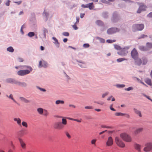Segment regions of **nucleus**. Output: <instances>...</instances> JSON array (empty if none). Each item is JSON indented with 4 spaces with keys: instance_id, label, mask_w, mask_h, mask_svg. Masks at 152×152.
<instances>
[{
    "instance_id": "obj_1",
    "label": "nucleus",
    "mask_w": 152,
    "mask_h": 152,
    "mask_svg": "<svg viewBox=\"0 0 152 152\" xmlns=\"http://www.w3.org/2000/svg\"><path fill=\"white\" fill-rule=\"evenodd\" d=\"M144 26L142 24H134L132 26L133 30L134 31H141L144 28Z\"/></svg>"
},
{
    "instance_id": "obj_2",
    "label": "nucleus",
    "mask_w": 152,
    "mask_h": 152,
    "mask_svg": "<svg viewBox=\"0 0 152 152\" xmlns=\"http://www.w3.org/2000/svg\"><path fill=\"white\" fill-rule=\"evenodd\" d=\"M121 137L125 141L130 142L131 141V138L128 134L126 133H122L120 135Z\"/></svg>"
},
{
    "instance_id": "obj_3",
    "label": "nucleus",
    "mask_w": 152,
    "mask_h": 152,
    "mask_svg": "<svg viewBox=\"0 0 152 152\" xmlns=\"http://www.w3.org/2000/svg\"><path fill=\"white\" fill-rule=\"evenodd\" d=\"M120 19V18L118 13L116 12H114L111 19L112 22L113 23H115L117 22Z\"/></svg>"
},
{
    "instance_id": "obj_4",
    "label": "nucleus",
    "mask_w": 152,
    "mask_h": 152,
    "mask_svg": "<svg viewBox=\"0 0 152 152\" xmlns=\"http://www.w3.org/2000/svg\"><path fill=\"white\" fill-rule=\"evenodd\" d=\"M120 29L117 28H111L107 30V33L108 34H112L115 33L119 32Z\"/></svg>"
},
{
    "instance_id": "obj_5",
    "label": "nucleus",
    "mask_w": 152,
    "mask_h": 152,
    "mask_svg": "<svg viewBox=\"0 0 152 152\" xmlns=\"http://www.w3.org/2000/svg\"><path fill=\"white\" fill-rule=\"evenodd\" d=\"M131 55L132 57L134 59L136 60L138 57V53L135 48H134L132 51Z\"/></svg>"
},
{
    "instance_id": "obj_6",
    "label": "nucleus",
    "mask_w": 152,
    "mask_h": 152,
    "mask_svg": "<svg viewBox=\"0 0 152 152\" xmlns=\"http://www.w3.org/2000/svg\"><path fill=\"white\" fill-rule=\"evenodd\" d=\"M115 141L117 145L119 147L123 148L125 146V144L121 140H120L119 138L116 137L115 138Z\"/></svg>"
},
{
    "instance_id": "obj_7",
    "label": "nucleus",
    "mask_w": 152,
    "mask_h": 152,
    "mask_svg": "<svg viewBox=\"0 0 152 152\" xmlns=\"http://www.w3.org/2000/svg\"><path fill=\"white\" fill-rule=\"evenodd\" d=\"M18 75L20 76H23L29 73V71L28 70H20L18 72Z\"/></svg>"
},
{
    "instance_id": "obj_8",
    "label": "nucleus",
    "mask_w": 152,
    "mask_h": 152,
    "mask_svg": "<svg viewBox=\"0 0 152 152\" xmlns=\"http://www.w3.org/2000/svg\"><path fill=\"white\" fill-rule=\"evenodd\" d=\"M48 66V64L45 61H40L39 63V67L41 68L42 67H44L46 68Z\"/></svg>"
},
{
    "instance_id": "obj_9",
    "label": "nucleus",
    "mask_w": 152,
    "mask_h": 152,
    "mask_svg": "<svg viewBox=\"0 0 152 152\" xmlns=\"http://www.w3.org/2000/svg\"><path fill=\"white\" fill-rule=\"evenodd\" d=\"M146 7L145 5L142 4H141L140 5V7L137 11L138 13H140L142 11H144L145 10Z\"/></svg>"
},
{
    "instance_id": "obj_10",
    "label": "nucleus",
    "mask_w": 152,
    "mask_h": 152,
    "mask_svg": "<svg viewBox=\"0 0 152 152\" xmlns=\"http://www.w3.org/2000/svg\"><path fill=\"white\" fill-rule=\"evenodd\" d=\"M152 149V144L151 143H148L145 145V147L144 148V151H148Z\"/></svg>"
},
{
    "instance_id": "obj_11",
    "label": "nucleus",
    "mask_w": 152,
    "mask_h": 152,
    "mask_svg": "<svg viewBox=\"0 0 152 152\" xmlns=\"http://www.w3.org/2000/svg\"><path fill=\"white\" fill-rule=\"evenodd\" d=\"M20 146L23 149H25L26 148V144L23 140L20 138L18 139Z\"/></svg>"
},
{
    "instance_id": "obj_12",
    "label": "nucleus",
    "mask_w": 152,
    "mask_h": 152,
    "mask_svg": "<svg viewBox=\"0 0 152 152\" xmlns=\"http://www.w3.org/2000/svg\"><path fill=\"white\" fill-rule=\"evenodd\" d=\"M113 143V141L112 137H109L106 142L107 145L108 146H110L112 145Z\"/></svg>"
},
{
    "instance_id": "obj_13",
    "label": "nucleus",
    "mask_w": 152,
    "mask_h": 152,
    "mask_svg": "<svg viewBox=\"0 0 152 152\" xmlns=\"http://www.w3.org/2000/svg\"><path fill=\"white\" fill-rule=\"evenodd\" d=\"M6 82L8 83H14L16 84L17 81L12 78H8L6 80Z\"/></svg>"
},
{
    "instance_id": "obj_14",
    "label": "nucleus",
    "mask_w": 152,
    "mask_h": 152,
    "mask_svg": "<svg viewBox=\"0 0 152 152\" xmlns=\"http://www.w3.org/2000/svg\"><path fill=\"white\" fill-rule=\"evenodd\" d=\"M16 84L22 87H26L27 85V84L25 82H21L18 81H17Z\"/></svg>"
},
{
    "instance_id": "obj_15",
    "label": "nucleus",
    "mask_w": 152,
    "mask_h": 152,
    "mask_svg": "<svg viewBox=\"0 0 152 152\" xmlns=\"http://www.w3.org/2000/svg\"><path fill=\"white\" fill-rule=\"evenodd\" d=\"M145 82L148 85L150 86H152V83L151 79L149 78H146L145 80Z\"/></svg>"
},
{
    "instance_id": "obj_16",
    "label": "nucleus",
    "mask_w": 152,
    "mask_h": 152,
    "mask_svg": "<svg viewBox=\"0 0 152 152\" xmlns=\"http://www.w3.org/2000/svg\"><path fill=\"white\" fill-rule=\"evenodd\" d=\"M135 60V62L136 64L140 66L142 64V61L140 58H137Z\"/></svg>"
},
{
    "instance_id": "obj_17",
    "label": "nucleus",
    "mask_w": 152,
    "mask_h": 152,
    "mask_svg": "<svg viewBox=\"0 0 152 152\" xmlns=\"http://www.w3.org/2000/svg\"><path fill=\"white\" fill-rule=\"evenodd\" d=\"M88 8L90 10H92L94 8V6L93 3H90L87 4Z\"/></svg>"
},
{
    "instance_id": "obj_18",
    "label": "nucleus",
    "mask_w": 152,
    "mask_h": 152,
    "mask_svg": "<svg viewBox=\"0 0 152 152\" xmlns=\"http://www.w3.org/2000/svg\"><path fill=\"white\" fill-rule=\"evenodd\" d=\"M13 120L17 122V124L20 126H21V121L20 119L19 118H15L13 119Z\"/></svg>"
},
{
    "instance_id": "obj_19",
    "label": "nucleus",
    "mask_w": 152,
    "mask_h": 152,
    "mask_svg": "<svg viewBox=\"0 0 152 152\" xmlns=\"http://www.w3.org/2000/svg\"><path fill=\"white\" fill-rule=\"evenodd\" d=\"M142 64L143 65L146 64L148 61L147 58L145 57H144L142 58Z\"/></svg>"
},
{
    "instance_id": "obj_20",
    "label": "nucleus",
    "mask_w": 152,
    "mask_h": 152,
    "mask_svg": "<svg viewBox=\"0 0 152 152\" xmlns=\"http://www.w3.org/2000/svg\"><path fill=\"white\" fill-rule=\"evenodd\" d=\"M20 99L23 102L25 103H29L30 102V101L29 100L26 99L23 97H20Z\"/></svg>"
},
{
    "instance_id": "obj_21",
    "label": "nucleus",
    "mask_w": 152,
    "mask_h": 152,
    "mask_svg": "<svg viewBox=\"0 0 152 152\" xmlns=\"http://www.w3.org/2000/svg\"><path fill=\"white\" fill-rule=\"evenodd\" d=\"M37 111L39 114L42 115L43 113L44 110L42 108H39L37 109Z\"/></svg>"
},
{
    "instance_id": "obj_22",
    "label": "nucleus",
    "mask_w": 152,
    "mask_h": 152,
    "mask_svg": "<svg viewBox=\"0 0 152 152\" xmlns=\"http://www.w3.org/2000/svg\"><path fill=\"white\" fill-rule=\"evenodd\" d=\"M96 24L99 26H103L104 25L103 23L101 20H97L96 21Z\"/></svg>"
},
{
    "instance_id": "obj_23",
    "label": "nucleus",
    "mask_w": 152,
    "mask_h": 152,
    "mask_svg": "<svg viewBox=\"0 0 152 152\" xmlns=\"http://www.w3.org/2000/svg\"><path fill=\"white\" fill-rule=\"evenodd\" d=\"M22 125L25 128H27L28 127V124L25 121H22Z\"/></svg>"
},
{
    "instance_id": "obj_24",
    "label": "nucleus",
    "mask_w": 152,
    "mask_h": 152,
    "mask_svg": "<svg viewBox=\"0 0 152 152\" xmlns=\"http://www.w3.org/2000/svg\"><path fill=\"white\" fill-rule=\"evenodd\" d=\"M140 145L137 144H135L134 145V147L135 148L139 151H140Z\"/></svg>"
},
{
    "instance_id": "obj_25",
    "label": "nucleus",
    "mask_w": 152,
    "mask_h": 152,
    "mask_svg": "<svg viewBox=\"0 0 152 152\" xmlns=\"http://www.w3.org/2000/svg\"><path fill=\"white\" fill-rule=\"evenodd\" d=\"M7 51L12 53L14 51V49L12 47H10L7 48Z\"/></svg>"
},
{
    "instance_id": "obj_26",
    "label": "nucleus",
    "mask_w": 152,
    "mask_h": 152,
    "mask_svg": "<svg viewBox=\"0 0 152 152\" xmlns=\"http://www.w3.org/2000/svg\"><path fill=\"white\" fill-rule=\"evenodd\" d=\"M139 49L141 50L142 51H145L147 50L146 48L145 47L142 46H140L139 47Z\"/></svg>"
},
{
    "instance_id": "obj_27",
    "label": "nucleus",
    "mask_w": 152,
    "mask_h": 152,
    "mask_svg": "<svg viewBox=\"0 0 152 152\" xmlns=\"http://www.w3.org/2000/svg\"><path fill=\"white\" fill-rule=\"evenodd\" d=\"M146 47L149 48H152V43L148 42L146 43Z\"/></svg>"
},
{
    "instance_id": "obj_28",
    "label": "nucleus",
    "mask_w": 152,
    "mask_h": 152,
    "mask_svg": "<svg viewBox=\"0 0 152 152\" xmlns=\"http://www.w3.org/2000/svg\"><path fill=\"white\" fill-rule=\"evenodd\" d=\"M135 112L137 114H138L139 116L141 117V114L140 112L135 109H134Z\"/></svg>"
},
{
    "instance_id": "obj_29",
    "label": "nucleus",
    "mask_w": 152,
    "mask_h": 152,
    "mask_svg": "<svg viewBox=\"0 0 152 152\" xmlns=\"http://www.w3.org/2000/svg\"><path fill=\"white\" fill-rule=\"evenodd\" d=\"M24 67H25L26 68H27L28 69V70L29 71V73L31 72L32 70V68L31 66H24Z\"/></svg>"
},
{
    "instance_id": "obj_30",
    "label": "nucleus",
    "mask_w": 152,
    "mask_h": 152,
    "mask_svg": "<svg viewBox=\"0 0 152 152\" xmlns=\"http://www.w3.org/2000/svg\"><path fill=\"white\" fill-rule=\"evenodd\" d=\"M6 96L7 97H9V98L11 99L14 102H16V101H15V100L13 99V96L12 95V94H10V95L9 96H8V95H6Z\"/></svg>"
},
{
    "instance_id": "obj_31",
    "label": "nucleus",
    "mask_w": 152,
    "mask_h": 152,
    "mask_svg": "<svg viewBox=\"0 0 152 152\" xmlns=\"http://www.w3.org/2000/svg\"><path fill=\"white\" fill-rule=\"evenodd\" d=\"M28 35L29 37H32L34 35V33L33 32H30L28 34Z\"/></svg>"
},
{
    "instance_id": "obj_32",
    "label": "nucleus",
    "mask_w": 152,
    "mask_h": 152,
    "mask_svg": "<svg viewBox=\"0 0 152 152\" xmlns=\"http://www.w3.org/2000/svg\"><path fill=\"white\" fill-rule=\"evenodd\" d=\"M126 60L125 58H119L118 59H117V61L118 62H121L124 60Z\"/></svg>"
},
{
    "instance_id": "obj_33",
    "label": "nucleus",
    "mask_w": 152,
    "mask_h": 152,
    "mask_svg": "<svg viewBox=\"0 0 152 152\" xmlns=\"http://www.w3.org/2000/svg\"><path fill=\"white\" fill-rule=\"evenodd\" d=\"M114 47L115 49L118 50H120L121 49V47L118 45H115Z\"/></svg>"
},
{
    "instance_id": "obj_34",
    "label": "nucleus",
    "mask_w": 152,
    "mask_h": 152,
    "mask_svg": "<svg viewBox=\"0 0 152 152\" xmlns=\"http://www.w3.org/2000/svg\"><path fill=\"white\" fill-rule=\"evenodd\" d=\"M62 123L64 125H66V124L67 121L66 119L64 118H62Z\"/></svg>"
},
{
    "instance_id": "obj_35",
    "label": "nucleus",
    "mask_w": 152,
    "mask_h": 152,
    "mask_svg": "<svg viewBox=\"0 0 152 152\" xmlns=\"http://www.w3.org/2000/svg\"><path fill=\"white\" fill-rule=\"evenodd\" d=\"M124 114L121 113H115L116 116H123Z\"/></svg>"
},
{
    "instance_id": "obj_36",
    "label": "nucleus",
    "mask_w": 152,
    "mask_h": 152,
    "mask_svg": "<svg viewBox=\"0 0 152 152\" xmlns=\"http://www.w3.org/2000/svg\"><path fill=\"white\" fill-rule=\"evenodd\" d=\"M43 31L44 33V35L45 36L46 35V33H48V31L46 29L44 28L43 29Z\"/></svg>"
},
{
    "instance_id": "obj_37",
    "label": "nucleus",
    "mask_w": 152,
    "mask_h": 152,
    "mask_svg": "<svg viewBox=\"0 0 152 152\" xmlns=\"http://www.w3.org/2000/svg\"><path fill=\"white\" fill-rule=\"evenodd\" d=\"M107 42L110 43H112L115 41V40L108 39L107 40Z\"/></svg>"
},
{
    "instance_id": "obj_38",
    "label": "nucleus",
    "mask_w": 152,
    "mask_h": 152,
    "mask_svg": "<svg viewBox=\"0 0 152 152\" xmlns=\"http://www.w3.org/2000/svg\"><path fill=\"white\" fill-rule=\"evenodd\" d=\"M72 27L75 30H77L78 29V27H77L76 24L75 23L74 25L72 26Z\"/></svg>"
},
{
    "instance_id": "obj_39",
    "label": "nucleus",
    "mask_w": 152,
    "mask_h": 152,
    "mask_svg": "<svg viewBox=\"0 0 152 152\" xmlns=\"http://www.w3.org/2000/svg\"><path fill=\"white\" fill-rule=\"evenodd\" d=\"M96 140L93 139L91 140V143L92 144H94L95 145L96 142Z\"/></svg>"
},
{
    "instance_id": "obj_40",
    "label": "nucleus",
    "mask_w": 152,
    "mask_h": 152,
    "mask_svg": "<svg viewBox=\"0 0 152 152\" xmlns=\"http://www.w3.org/2000/svg\"><path fill=\"white\" fill-rule=\"evenodd\" d=\"M101 2L103 3L106 4H109V2L106 0H102Z\"/></svg>"
},
{
    "instance_id": "obj_41",
    "label": "nucleus",
    "mask_w": 152,
    "mask_h": 152,
    "mask_svg": "<svg viewBox=\"0 0 152 152\" xmlns=\"http://www.w3.org/2000/svg\"><path fill=\"white\" fill-rule=\"evenodd\" d=\"M117 86L119 88H123L125 87V86L124 85L122 84V85H117Z\"/></svg>"
},
{
    "instance_id": "obj_42",
    "label": "nucleus",
    "mask_w": 152,
    "mask_h": 152,
    "mask_svg": "<svg viewBox=\"0 0 152 152\" xmlns=\"http://www.w3.org/2000/svg\"><path fill=\"white\" fill-rule=\"evenodd\" d=\"M83 46L85 48H87L89 47V45L88 44H85L83 45Z\"/></svg>"
},
{
    "instance_id": "obj_43",
    "label": "nucleus",
    "mask_w": 152,
    "mask_h": 152,
    "mask_svg": "<svg viewBox=\"0 0 152 152\" xmlns=\"http://www.w3.org/2000/svg\"><path fill=\"white\" fill-rule=\"evenodd\" d=\"M147 37V36L146 35L142 34L141 36L139 38H144Z\"/></svg>"
},
{
    "instance_id": "obj_44",
    "label": "nucleus",
    "mask_w": 152,
    "mask_h": 152,
    "mask_svg": "<svg viewBox=\"0 0 152 152\" xmlns=\"http://www.w3.org/2000/svg\"><path fill=\"white\" fill-rule=\"evenodd\" d=\"M142 130V128H139L137 129L135 132V133H138L140 132Z\"/></svg>"
},
{
    "instance_id": "obj_45",
    "label": "nucleus",
    "mask_w": 152,
    "mask_h": 152,
    "mask_svg": "<svg viewBox=\"0 0 152 152\" xmlns=\"http://www.w3.org/2000/svg\"><path fill=\"white\" fill-rule=\"evenodd\" d=\"M43 113H44V115L46 116H47V115H48V113L47 111L45 110H44V111L43 112Z\"/></svg>"
},
{
    "instance_id": "obj_46",
    "label": "nucleus",
    "mask_w": 152,
    "mask_h": 152,
    "mask_svg": "<svg viewBox=\"0 0 152 152\" xmlns=\"http://www.w3.org/2000/svg\"><path fill=\"white\" fill-rule=\"evenodd\" d=\"M63 34L66 36H68L69 35V34L68 32H65L63 33Z\"/></svg>"
},
{
    "instance_id": "obj_47",
    "label": "nucleus",
    "mask_w": 152,
    "mask_h": 152,
    "mask_svg": "<svg viewBox=\"0 0 152 152\" xmlns=\"http://www.w3.org/2000/svg\"><path fill=\"white\" fill-rule=\"evenodd\" d=\"M145 97L147 98L150 100L152 102V100L148 96H147L145 94L143 95Z\"/></svg>"
},
{
    "instance_id": "obj_48",
    "label": "nucleus",
    "mask_w": 152,
    "mask_h": 152,
    "mask_svg": "<svg viewBox=\"0 0 152 152\" xmlns=\"http://www.w3.org/2000/svg\"><path fill=\"white\" fill-rule=\"evenodd\" d=\"M64 102L63 101L58 100V104H63Z\"/></svg>"
},
{
    "instance_id": "obj_49",
    "label": "nucleus",
    "mask_w": 152,
    "mask_h": 152,
    "mask_svg": "<svg viewBox=\"0 0 152 152\" xmlns=\"http://www.w3.org/2000/svg\"><path fill=\"white\" fill-rule=\"evenodd\" d=\"M18 60L19 62H22L23 61V58H18Z\"/></svg>"
},
{
    "instance_id": "obj_50",
    "label": "nucleus",
    "mask_w": 152,
    "mask_h": 152,
    "mask_svg": "<svg viewBox=\"0 0 152 152\" xmlns=\"http://www.w3.org/2000/svg\"><path fill=\"white\" fill-rule=\"evenodd\" d=\"M66 134L69 138H70L71 137V136L68 133L66 132Z\"/></svg>"
},
{
    "instance_id": "obj_51",
    "label": "nucleus",
    "mask_w": 152,
    "mask_h": 152,
    "mask_svg": "<svg viewBox=\"0 0 152 152\" xmlns=\"http://www.w3.org/2000/svg\"><path fill=\"white\" fill-rule=\"evenodd\" d=\"M10 0H8L7 2L6 3V5L7 6H8L10 5Z\"/></svg>"
},
{
    "instance_id": "obj_52",
    "label": "nucleus",
    "mask_w": 152,
    "mask_h": 152,
    "mask_svg": "<svg viewBox=\"0 0 152 152\" xmlns=\"http://www.w3.org/2000/svg\"><path fill=\"white\" fill-rule=\"evenodd\" d=\"M15 3L17 4L18 5H19L21 4L22 3L21 1H15L14 2Z\"/></svg>"
},
{
    "instance_id": "obj_53",
    "label": "nucleus",
    "mask_w": 152,
    "mask_h": 152,
    "mask_svg": "<svg viewBox=\"0 0 152 152\" xmlns=\"http://www.w3.org/2000/svg\"><path fill=\"white\" fill-rule=\"evenodd\" d=\"M148 17L149 18H152V12L149 13L148 15Z\"/></svg>"
},
{
    "instance_id": "obj_54",
    "label": "nucleus",
    "mask_w": 152,
    "mask_h": 152,
    "mask_svg": "<svg viewBox=\"0 0 152 152\" xmlns=\"http://www.w3.org/2000/svg\"><path fill=\"white\" fill-rule=\"evenodd\" d=\"M81 6L83 8H88L87 4L86 5L84 4H82Z\"/></svg>"
},
{
    "instance_id": "obj_55",
    "label": "nucleus",
    "mask_w": 152,
    "mask_h": 152,
    "mask_svg": "<svg viewBox=\"0 0 152 152\" xmlns=\"http://www.w3.org/2000/svg\"><path fill=\"white\" fill-rule=\"evenodd\" d=\"M85 14H81L80 15V17L81 18H83Z\"/></svg>"
},
{
    "instance_id": "obj_56",
    "label": "nucleus",
    "mask_w": 152,
    "mask_h": 152,
    "mask_svg": "<svg viewBox=\"0 0 152 152\" xmlns=\"http://www.w3.org/2000/svg\"><path fill=\"white\" fill-rule=\"evenodd\" d=\"M43 14H44L45 15V16L46 17L47 16H48V14L46 12H45V11H44Z\"/></svg>"
},
{
    "instance_id": "obj_57",
    "label": "nucleus",
    "mask_w": 152,
    "mask_h": 152,
    "mask_svg": "<svg viewBox=\"0 0 152 152\" xmlns=\"http://www.w3.org/2000/svg\"><path fill=\"white\" fill-rule=\"evenodd\" d=\"M38 88L40 90H41L42 91H46V90L45 89H44L41 88Z\"/></svg>"
},
{
    "instance_id": "obj_58",
    "label": "nucleus",
    "mask_w": 152,
    "mask_h": 152,
    "mask_svg": "<svg viewBox=\"0 0 152 152\" xmlns=\"http://www.w3.org/2000/svg\"><path fill=\"white\" fill-rule=\"evenodd\" d=\"M19 132L20 133H21L20 134V135H21V136H23L24 134V133H23L22 132V131H20Z\"/></svg>"
},
{
    "instance_id": "obj_59",
    "label": "nucleus",
    "mask_w": 152,
    "mask_h": 152,
    "mask_svg": "<svg viewBox=\"0 0 152 152\" xmlns=\"http://www.w3.org/2000/svg\"><path fill=\"white\" fill-rule=\"evenodd\" d=\"M124 115L125 117L129 118V115L128 114H124Z\"/></svg>"
},
{
    "instance_id": "obj_60",
    "label": "nucleus",
    "mask_w": 152,
    "mask_h": 152,
    "mask_svg": "<svg viewBox=\"0 0 152 152\" xmlns=\"http://www.w3.org/2000/svg\"><path fill=\"white\" fill-rule=\"evenodd\" d=\"M110 109L111 110H112L113 111H115V110L112 107V105H111L110 106Z\"/></svg>"
},
{
    "instance_id": "obj_61",
    "label": "nucleus",
    "mask_w": 152,
    "mask_h": 152,
    "mask_svg": "<svg viewBox=\"0 0 152 152\" xmlns=\"http://www.w3.org/2000/svg\"><path fill=\"white\" fill-rule=\"evenodd\" d=\"M132 87H129V88H127L126 89L127 90V91H129L131 90H132Z\"/></svg>"
},
{
    "instance_id": "obj_62",
    "label": "nucleus",
    "mask_w": 152,
    "mask_h": 152,
    "mask_svg": "<svg viewBox=\"0 0 152 152\" xmlns=\"http://www.w3.org/2000/svg\"><path fill=\"white\" fill-rule=\"evenodd\" d=\"M64 127V126L63 125H61V126H59V125L58 124V128H62Z\"/></svg>"
},
{
    "instance_id": "obj_63",
    "label": "nucleus",
    "mask_w": 152,
    "mask_h": 152,
    "mask_svg": "<svg viewBox=\"0 0 152 152\" xmlns=\"http://www.w3.org/2000/svg\"><path fill=\"white\" fill-rule=\"evenodd\" d=\"M40 49L42 50H44L45 48L44 47H43L42 46H41L40 47Z\"/></svg>"
},
{
    "instance_id": "obj_64",
    "label": "nucleus",
    "mask_w": 152,
    "mask_h": 152,
    "mask_svg": "<svg viewBox=\"0 0 152 152\" xmlns=\"http://www.w3.org/2000/svg\"><path fill=\"white\" fill-rule=\"evenodd\" d=\"M67 41V38H65L63 40V41L64 42H66Z\"/></svg>"
}]
</instances>
